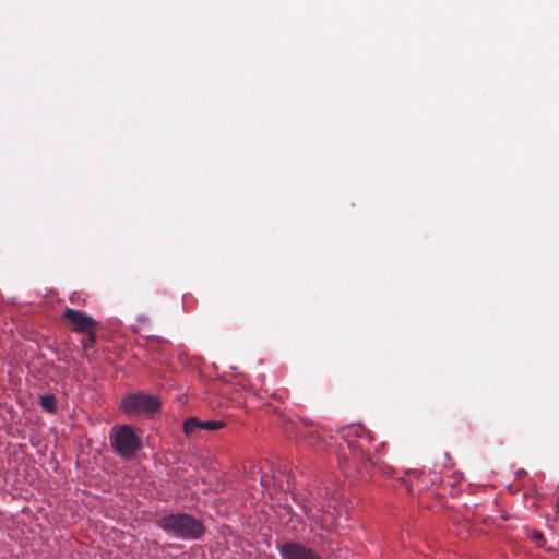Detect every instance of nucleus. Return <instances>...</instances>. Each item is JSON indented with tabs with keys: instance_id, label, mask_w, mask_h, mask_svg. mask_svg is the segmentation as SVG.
Instances as JSON below:
<instances>
[{
	"instance_id": "1",
	"label": "nucleus",
	"mask_w": 559,
	"mask_h": 559,
	"mask_svg": "<svg viewBox=\"0 0 559 559\" xmlns=\"http://www.w3.org/2000/svg\"><path fill=\"white\" fill-rule=\"evenodd\" d=\"M357 438L347 441V448L350 457L348 462L360 473H369L370 469H377L383 475H390L391 467L385 464L382 457V451L385 448L384 443H381L374 448V452L370 455V448L373 437L371 432L358 427L356 431Z\"/></svg>"
},
{
	"instance_id": "2",
	"label": "nucleus",
	"mask_w": 559,
	"mask_h": 559,
	"mask_svg": "<svg viewBox=\"0 0 559 559\" xmlns=\"http://www.w3.org/2000/svg\"><path fill=\"white\" fill-rule=\"evenodd\" d=\"M157 525L167 534L181 539H199L205 533L203 523L187 513H174L160 518Z\"/></svg>"
},
{
	"instance_id": "3",
	"label": "nucleus",
	"mask_w": 559,
	"mask_h": 559,
	"mask_svg": "<svg viewBox=\"0 0 559 559\" xmlns=\"http://www.w3.org/2000/svg\"><path fill=\"white\" fill-rule=\"evenodd\" d=\"M112 451L122 459H132L142 449V439L131 425H116L109 432Z\"/></svg>"
},
{
	"instance_id": "4",
	"label": "nucleus",
	"mask_w": 559,
	"mask_h": 559,
	"mask_svg": "<svg viewBox=\"0 0 559 559\" xmlns=\"http://www.w3.org/2000/svg\"><path fill=\"white\" fill-rule=\"evenodd\" d=\"M159 407V401L155 396L145 393H131L121 401V408L128 415L153 414Z\"/></svg>"
},
{
	"instance_id": "5",
	"label": "nucleus",
	"mask_w": 559,
	"mask_h": 559,
	"mask_svg": "<svg viewBox=\"0 0 559 559\" xmlns=\"http://www.w3.org/2000/svg\"><path fill=\"white\" fill-rule=\"evenodd\" d=\"M62 320L68 323L75 333L90 332L91 329H98L99 322L81 310L66 308Z\"/></svg>"
},
{
	"instance_id": "6",
	"label": "nucleus",
	"mask_w": 559,
	"mask_h": 559,
	"mask_svg": "<svg viewBox=\"0 0 559 559\" xmlns=\"http://www.w3.org/2000/svg\"><path fill=\"white\" fill-rule=\"evenodd\" d=\"M282 559H322L310 547L298 542H284L277 545Z\"/></svg>"
},
{
	"instance_id": "7",
	"label": "nucleus",
	"mask_w": 559,
	"mask_h": 559,
	"mask_svg": "<svg viewBox=\"0 0 559 559\" xmlns=\"http://www.w3.org/2000/svg\"><path fill=\"white\" fill-rule=\"evenodd\" d=\"M225 426L224 421L221 420H205L202 421L197 417H190L183 423V431L187 436L192 437L195 436L198 430L203 429L207 431H214L223 428Z\"/></svg>"
},
{
	"instance_id": "8",
	"label": "nucleus",
	"mask_w": 559,
	"mask_h": 559,
	"mask_svg": "<svg viewBox=\"0 0 559 559\" xmlns=\"http://www.w3.org/2000/svg\"><path fill=\"white\" fill-rule=\"evenodd\" d=\"M40 406L48 413L55 414L57 412V400L53 394L43 395L40 397Z\"/></svg>"
},
{
	"instance_id": "9",
	"label": "nucleus",
	"mask_w": 559,
	"mask_h": 559,
	"mask_svg": "<svg viewBox=\"0 0 559 559\" xmlns=\"http://www.w3.org/2000/svg\"><path fill=\"white\" fill-rule=\"evenodd\" d=\"M97 329H91L90 332H84L86 336L82 340V346L84 349L92 348L97 342Z\"/></svg>"
}]
</instances>
